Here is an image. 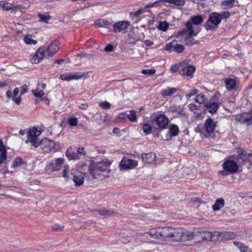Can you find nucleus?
I'll return each mask as SVG.
<instances>
[{
  "label": "nucleus",
  "mask_w": 252,
  "mask_h": 252,
  "mask_svg": "<svg viewBox=\"0 0 252 252\" xmlns=\"http://www.w3.org/2000/svg\"><path fill=\"white\" fill-rule=\"evenodd\" d=\"M237 163L235 161L228 160L225 161L222 164L223 170L219 171V175L226 176L228 174H232L238 172V167L247 164H249L248 167L252 165V154H248L246 152L241 149L238 151Z\"/></svg>",
  "instance_id": "1"
},
{
  "label": "nucleus",
  "mask_w": 252,
  "mask_h": 252,
  "mask_svg": "<svg viewBox=\"0 0 252 252\" xmlns=\"http://www.w3.org/2000/svg\"><path fill=\"white\" fill-rule=\"evenodd\" d=\"M229 16V12L226 11H222L220 13H211L204 25V27L207 31H215L218 28L223 19H227Z\"/></svg>",
  "instance_id": "2"
},
{
  "label": "nucleus",
  "mask_w": 252,
  "mask_h": 252,
  "mask_svg": "<svg viewBox=\"0 0 252 252\" xmlns=\"http://www.w3.org/2000/svg\"><path fill=\"white\" fill-rule=\"evenodd\" d=\"M192 240V234L190 231H187L182 228L172 227L171 241L186 242Z\"/></svg>",
  "instance_id": "3"
},
{
  "label": "nucleus",
  "mask_w": 252,
  "mask_h": 252,
  "mask_svg": "<svg viewBox=\"0 0 252 252\" xmlns=\"http://www.w3.org/2000/svg\"><path fill=\"white\" fill-rule=\"evenodd\" d=\"M186 28L187 30L184 29L180 33L181 35H186L185 39L186 44L188 46H191L197 44L198 41L195 40V39L192 38V36L196 35L198 32L193 30V26H192L189 23H186Z\"/></svg>",
  "instance_id": "4"
},
{
  "label": "nucleus",
  "mask_w": 252,
  "mask_h": 252,
  "mask_svg": "<svg viewBox=\"0 0 252 252\" xmlns=\"http://www.w3.org/2000/svg\"><path fill=\"white\" fill-rule=\"evenodd\" d=\"M216 233L217 231L210 232L203 230H197L194 232H191V234H192V240L194 239V238H195L196 237H201V240H199L198 243H200L203 241H218L217 235Z\"/></svg>",
  "instance_id": "5"
},
{
  "label": "nucleus",
  "mask_w": 252,
  "mask_h": 252,
  "mask_svg": "<svg viewBox=\"0 0 252 252\" xmlns=\"http://www.w3.org/2000/svg\"><path fill=\"white\" fill-rule=\"evenodd\" d=\"M27 137L28 139L25 141L28 143L30 141L32 145L34 147L37 148L38 147V136L41 134V132L39 131L36 128L33 127L29 129L27 132Z\"/></svg>",
  "instance_id": "6"
},
{
  "label": "nucleus",
  "mask_w": 252,
  "mask_h": 252,
  "mask_svg": "<svg viewBox=\"0 0 252 252\" xmlns=\"http://www.w3.org/2000/svg\"><path fill=\"white\" fill-rule=\"evenodd\" d=\"M38 146L45 152H49L53 149H57L59 147V143H56L53 140H51L48 138H44L38 142Z\"/></svg>",
  "instance_id": "7"
},
{
  "label": "nucleus",
  "mask_w": 252,
  "mask_h": 252,
  "mask_svg": "<svg viewBox=\"0 0 252 252\" xmlns=\"http://www.w3.org/2000/svg\"><path fill=\"white\" fill-rule=\"evenodd\" d=\"M218 241H222L234 239L237 236V233L232 231H217V233Z\"/></svg>",
  "instance_id": "8"
},
{
  "label": "nucleus",
  "mask_w": 252,
  "mask_h": 252,
  "mask_svg": "<svg viewBox=\"0 0 252 252\" xmlns=\"http://www.w3.org/2000/svg\"><path fill=\"white\" fill-rule=\"evenodd\" d=\"M64 163V159L60 158L55 159L54 162H51L46 166V170L50 172L60 170L62 165Z\"/></svg>",
  "instance_id": "9"
},
{
  "label": "nucleus",
  "mask_w": 252,
  "mask_h": 252,
  "mask_svg": "<svg viewBox=\"0 0 252 252\" xmlns=\"http://www.w3.org/2000/svg\"><path fill=\"white\" fill-rule=\"evenodd\" d=\"M236 121L242 124H250L252 123V113H246L237 115Z\"/></svg>",
  "instance_id": "10"
},
{
  "label": "nucleus",
  "mask_w": 252,
  "mask_h": 252,
  "mask_svg": "<svg viewBox=\"0 0 252 252\" xmlns=\"http://www.w3.org/2000/svg\"><path fill=\"white\" fill-rule=\"evenodd\" d=\"M154 122L159 127L164 129L169 123V119L165 115L159 114L155 117Z\"/></svg>",
  "instance_id": "11"
},
{
  "label": "nucleus",
  "mask_w": 252,
  "mask_h": 252,
  "mask_svg": "<svg viewBox=\"0 0 252 252\" xmlns=\"http://www.w3.org/2000/svg\"><path fill=\"white\" fill-rule=\"evenodd\" d=\"M172 227H165L157 232V234L160 236L161 238L165 241H171Z\"/></svg>",
  "instance_id": "12"
},
{
  "label": "nucleus",
  "mask_w": 252,
  "mask_h": 252,
  "mask_svg": "<svg viewBox=\"0 0 252 252\" xmlns=\"http://www.w3.org/2000/svg\"><path fill=\"white\" fill-rule=\"evenodd\" d=\"M111 164V162L107 160L106 161H101L94 164H92V165L95 166L96 171L109 172L110 171L109 167Z\"/></svg>",
  "instance_id": "13"
},
{
  "label": "nucleus",
  "mask_w": 252,
  "mask_h": 252,
  "mask_svg": "<svg viewBox=\"0 0 252 252\" xmlns=\"http://www.w3.org/2000/svg\"><path fill=\"white\" fill-rule=\"evenodd\" d=\"M138 165L136 160L131 159L124 158L120 162V166L124 169H132Z\"/></svg>",
  "instance_id": "14"
},
{
  "label": "nucleus",
  "mask_w": 252,
  "mask_h": 252,
  "mask_svg": "<svg viewBox=\"0 0 252 252\" xmlns=\"http://www.w3.org/2000/svg\"><path fill=\"white\" fill-rule=\"evenodd\" d=\"M205 129L206 133L210 135L212 133L217 127V123L212 118H208L205 123Z\"/></svg>",
  "instance_id": "15"
},
{
  "label": "nucleus",
  "mask_w": 252,
  "mask_h": 252,
  "mask_svg": "<svg viewBox=\"0 0 252 252\" xmlns=\"http://www.w3.org/2000/svg\"><path fill=\"white\" fill-rule=\"evenodd\" d=\"M129 25L130 23L127 21L117 22L113 25L114 31L115 32H120L126 30Z\"/></svg>",
  "instance_id": "16"
},
{
  "label": "nucleus",
  "mask_w": 252,
  "mask_h": 252,
  "mask_svg": "<svg viewBox=\"0 0 252 252\" xmlns=\"http://www.w3.org/2000/svg\"><path fill=\"white\" fill-rule=\"evenodd\" d=\"M45 49L39 48L35 52L34 55L31 59V62L33 63H37L42 60L44 56Z\"/></svg>",
  "instance_id": "17"
},
{
  "label": "nucleus",
  "mask_w": 252,
  "mask_h": 252,
  "mask_svg": "<svg viewBox=\"0 0 252 252\" xmlns=\"http://www.w3.org/2000/svg\"><path fill=\"white\" fill-rule=\"evenodd\" d=\"M75 147L70 146L66 151L65 155L68 160H76L80 158V156L75 152Z\"/></svg>",
  "instance_id": "18"
},
{
  "label": "nucleus",
  "mask_w": 252,
  "mask_h": 252,
  "mask_svg": "<svg viewBox=\"0 0 252 252\" xmlns=\"http://www.w3.org/2000/svg\"><path fill=\"white\" fill-rule=\"evenodd\" d=\"M59 49V42L55 40L50 44L47 48L48 54L49 56H54Z\"/></svg>",
  "instance_id": "19"
},
{
  "label": "nucleus",
  "mask_w": 252,
  "mask_h": 252,
  "mask_svg": "<svg viewBox=\"0 0 252 252\" xmlns=\"http://www.w3.org/2000/svg\"><path fill=\"white\" fill-rule=\"evenodd\" d=\"M142 160L145 163L151 164L156 159V156L154 153L143 154L141 155Z\"/></svg>",
  "instance_id": "20"
},
{
  "label": "nucleus",
  "mask_w": 252,
  "mask_h": 252,
  "mask_svg": "<svg viewBox=\"0 0 252 252\" xmlns=\"http://www.w3.org/2000/svg\"><path fill=\"white\" fill-rule=\"evenodd\" d=\"M203 18L201 15L193 16L190 17V20L187 22L189 23L192 26V24L199 25L203 22Z\"/></svg>",
  "instance_id": "21"
},
{
  "label": "nucleus",
  "mask_w": 252,
  "mask_h": 252,
  "mask_svg": "<svg viewBox=\"0 0 252 252\" xmlns=\"http://www.w3.org/2000/svg\"><path fill=\"white\" fill-rule=\"evenodd\" d=\"M205 106L211 113H216L219 108V104L216 102H208L205 104Z\"/></svg>",
  "instance_id": "22"
},
{
  "label": "nucleus",
  "mask_w": 252,
  "mask_h": 252,
  "mask_svg": "<svg viewBox=\"0 0 252 252\" xmlns=\"http://www.w3.org/2000/svg\"><path fill=\"white\" fill-rule=\"evenodd\" d=\"M84 174L79 173L73 176V182L76 186H80L84 183Z\"/></svg>",
  "instance_id": "23"
},
{
  "label": "nucleus",
  "mask_w": 252,
  "mask_h": 252,
  "mask_svg": "<svg viewBox=\"0 0 252 252\" xmlns=\"http://www.w3.org/2000/svg\"><path fill=\"white\" fill-rule=\"evenodd\" d=\"M95 212H98L99 215L105 217L114 216L117 214L115 211L112 209H99L98 210L95 211Z\"/></svg>",
  "instance_id": "24"
},
{
  "label": "nucleus",
  "mask_w": 252,
  "mask_h": 252,
  "mask_svg": "<svg viewBox=\"0 0 252 252\" xmlns=\"http://www.w3.org/2000/svg\"><path fill=\"white\" fill-rule=\"evenodd\" d=\"M195 70V67L192 65H189L184 67L182 70V75L186 76H191Z\"/></svg>",
  "instance_id": "25"
},
{
  "label": "nucleus",
  "mask_w": 252,
  "mask_h": 252,
  "mask_svg": "<svg viewBox=\"0 0 252 252\" xmlns=\"http://www.w3.org/2000/svg\"><path fill=\"white\" fill-rule=\"evenodd\" d=\"M94 24L95 26H98L99 27H104L106 28H109L111 25V23L109 21L104 19L95 20Z\"/></svg>",
  "instance_id": "26"
},
{
  "label": "nucleus",
  "mask_w": 252,
  "mask_h": 252,
  "mask_svg": "<svg viewBox=\"0 0 252 252\" xmlns=\"http://www.w3.org/2000/svg\"><path fill=\"white\" fill-rule=\"evenodd\" d=\"M95 169V166L92 164L90 165L88 168L89 171L93 178H99L100 177L101 172L96 171Z\"/></svg>",
  "instance_id": "27"
},
{
  "label": "nucleus",
  "mask_w": 252,
  "mask_h": 252,
  "mask_svg": "<svg viewBox=\"0 0 252 252\" xmlns=\"http://www.w3.org/2000/svg\"><path fill=\"white\" fill-rule=\"evenodd\" d=\"M224 205V200L223 198H219L216 200L215 204L212 206L214 211H218L222 208Z\"/></svg>",
  "instance_id": "28"
},
{
  "label": "nucleus",
  "mask_w": 252,
  "mask_h": 252,
  "mask_svg": "<svg viewBox=\"0 0 252 252\" xmlns=\"http://www.w3.org/2000/svg\"><path fill=\"white\" fill-rule=\"evenodd\" d=\"M177 91V89L175 88H168L163 89L161 92V94L164 97L170 96L175 94Z\"/></svg>",
  "instance_id": "29"
},
{
  "label": "nucleus",
  "mask_w": 252,
  "mask_h": 252,
  "mask_svg": "<svg viewBox=\"0 0 252 252\" xmlns=\"http://www.w3.org/2000/svg\"><path fill=\"white\" fill-rule=\"evenodd\" d=\"M226 89L228 91H231L235 89L236 86V81L231 78L227 79L225 81Z\"/></svg>",
  "instance_id": "30"
},
{
  "label": "nucleus",
  "mask_w": 252,
  "mask_h": 252,
  "mask_svg": "<svg viewBox=\"0 0 252 252\" xmlns=\"http://www.w3.org/2000/svg\"><path fill=\"white\" fill-rule=\"evenodd\" d=\"M179 132V127L177 125H171L169 133L171 136H176L178 135Z\"/></svg>",
  "instance_id": "31"
},
{
  "label": "nucleus",
  "mask_w": 252,
  "mask_h": 252,
  "mask_svg": "<svg viewBox=\"0 0 252 252\" xmlns=\"http://www.w3.org/2000/svg\"><path fill=\"white\" fill-rule=\"evenodd\" d=\"M163 2H167L177 6H183L185 1L184 0H161Z\"/></svg>",
  "instance_id": "32"
},
{
  "label": "nucleus",
  "mask_w": 252,
  "mask_h": 252,
  "mask_svg": "<svg viewBox=\"0 0 252 252\" xmlns=\"http://www.w3.org/2000/svg\"><path fill=\"white\" fill-rule=\"evenodd\" d=\"M0 6L2 8L3 10L5 11H9L12 9V4L4 1H0Z\"/></svg>",
  "instance_id": "33"
},
{
  "label": "nucleus",
  "mask_w": 252,
  "mask_h": 252,
  "mask_svg": "<svg viewBox=\"0 0 252 252\" xmlns=\"http://www.w3.org/2000/svg\"><path fill=\"white\" fill-rule=\"evenodd\" d=\"M235 0H225L221 1V5L226 6L225 9H230L234 6Z\"/></svg>",
  "instance_id": "34"
},
{
  "label": "nucleus",
  "mask_w": 252,
  "mask_h": 252,
  "mask_svg": "<svg viewBox=\"0 0 252 252\" xmlns=\"http://www.w3.org/2000/svg\"><path fill=\"white\" fill-rule=\"evenodd\" d=\"M23 163V161L20 157H17L13 161L11 167L12 168H16Z\"/></svg>",
  "instance_id": "35"
},
{
  "label": "nucleus",
  "mask_w": 252,
  "mask_h": 252,
  "mask_svg": "<svg viewBox=\"0 0 252 252\" xmlns=\"http://www.w3.org/2000/svg\"><path fill=\"white\" fill-rule=\"evenodd\" d=\"M127 119L131 122L137 121V116L136 112L134 110H131L129 114H127Z\"/></svg>",
  "instance_id": "36"
},
{
  "label": "nucleus",
  "mask_w": 252,
  "mask_h": 252,
  "mask_svg": "<svg viewBox=\"0 0 252 252\" xmlns=\"http://www.w3.org/2000/svg\"><path fill=\"white\" fill-rule=\"evenodd\" d=\"M169 28V24L166 21L160 22L158 26V29L163 32H166Z\"/></svg>",
  "instance_id": "37"
},
{
  "label": "nucleus",
  "mask_w": 252,
  "mask_h": 252,
  "mask_svg": "<svg viewBox=\"0 0 252 252\" xmlns=\"http://www.w3.org/2000/svg\"><path fill=\"white\" fill-rule=\"evenodd\" d=\"M144 9L140 8L136 12H130L129 13V16L132 19H133L135 17L138 18L141 14L144 12Z\"/></svg>",
  "instance_id": "38"
},
{
  "label": "nucleus",
  "mask_w": 252,
  "mask_h": 252,
  "mask_svg": "<svg viewBox=\"0 0 252 252\" xmlns=\"http://www.w3.org/2000/svg\"><path fill=\"white\" fill-rule=\"evenodd\" d=\"M185 48L183 45L175 43L174 45L173 51H176L178 53H182L184 51Z\"/></svg>",
  "instance_id": "39"
},
{
  "label": "nucleus",
  "mask_w": 252,
  "mask_h": 252,
  "mask_svg": "<svg viewBox=\"0 0 252 252\" xmlns=\"http://www.w3.org/2000/svg\"><path fill=\"white\" fill-rule=\"evenodd\" d=\"M68 124L71 126H77L78 125V121L77 118L74 117H71L68 119Z\"/></svg>",
  "instance_id": "40"
},
{
  "label": "nucleus",
  "mask_w": 252,
  "mask_h": 252,
  "mask_svg": "<svg viewBox=\"0 0 252 252\" xmlns=\"http://www.w3.org/2000/svg\"><path fill=\"white\" fill-rule=\"evenodd\" d=\"M143 130L146 134H149L152 132V126L148 124H144L143 125Z\"/></svg>",
  "instance_id": "41"
},
{
  "label": "nucleus",
  "mask_w": 252,
  "mask_h": 252,
  "mask_svg": "<svg viewBox=\"0 0 252 252\" xmlns=\"http://www.w3.org/2000/svg\"><path fill=\"white\" fill-rule=\"evenodd\" d=\"M24 41L28 45H34L37 43V41L32 39L30 35H27L25 37Z\"/></svg>",
  "instance_id": "42"
},
{
  "label": "nucleus",
  "mask_w": 252,
  "mask_h": 252,
  "mask_svg": "<svg viewBox=\"0 0 252 252\" xmlns=\"http://www.w3.org/2000/svg\"><path fill=\"white\" fill-rule=\"evenodd\" d=\"M206 99V97L204 94H200L196 96L195 98V101L196 102L201 104L203 103Z\"/></svg>",
  "instance_id": "43"
},
{
  "label": "nucleus",
  "mask_w": 252,
  "mask_h": 252,
  "mask_svg": "<svg viewBox=\"0 0 252 252\" xmlns=\"http://www.w3.org/2000/svg\"><path fill=\"white\" fill-rule=\"evenodd\" d=\"M38 17L40 18L41 22L48 23V20L51 18V16L45 15L42 14H38Z\"/></svg>",
  "instance_id": "44"
},
{
  "label": "nucleus",
  "mask_w": 252,
  "mask_h": 252,
  "mask_svg": "<svg viewBox=\"0 0 252 252\" xmlns=\"http://www.w3.org/2000/svg\"><path fill=\"white\" fill-rule=\"evenodd\" d=\"M60 78L63 81H70L72 80L71 74L66 73L60 75Z\"/></svg>",
  "instance_id": "45"
},
{
  "label": "nucleus",
  "mask_w": 252,
  "mask_h": 252,
  "mask_svg": "<svg viewBox=\"0 0 252 252\" xmlns=\"http://www.w3.org/2000/svg\"><path fill=\"white\" fill-rule=\"evenodd\" d=\"M32 92L33 95L36 97H41L44 95V93L43 91L38 89L33 90Z\"/></svg>",
  "instance_id": "46"
},
{
  "label": "nucleus",
  "mask_w": 252,
  "mask_h": 252,
  "mask_svg": "<svg viewBox=\"0 0 252 252\" xmlns=\"http://www.w3.org/2000/svg\"><path fill=\"white\" fill-rule=\"evenodd\" d=\"M84 75V73H82L81 72H76L74 74H71L72 80H78L81 79Z\"/></svg>",
  "instance_id": "47"
},
{
  "label": "nucleus",
  "mask_w": 252,
  "mask_h": 252,
  "mask_svg": "<svg viewBox=\"0 0 252 252\" xmlns=\"http://www.w3.org/2000/svg\"><path fill=\"white\" fill-rule=\"evenodd\" d=\"M141 73L144 75H152L156 73V70L154 69H143L141 71Z\"/></svg>",
  "instance_id": "48"
},
{
  "label": "nucleus",
  "mask_w": 252,
  "mask_h": 252,
  "mask_svg": "<svg viewBox=\"0 0 252 252\" xmlns=\"http://www.w3.org/2000/svg\"><path fill=\"white\" fill-rule=\"evenodd\" d=\"M52 228L53 230L59 231L62 230L64 228V226L58 223H54Z\"/></svg>",
  "instance_id": "49"
},
{
  "label": "nucleus",
  "mask_w": 252,
  "mask_h": 252,
  "mask_svg": "<svg viewBox=\"0 0 252 252\" xmlns=\"http://www.w3.org/2000/svg\"><path fill=\"white\" fill-rule=\"evenodd\" d=\"M174 43L170 42L168 44H166L165 47L163 48V49L168 51H171L172 50L174 49Z\"/></svg>",
  "instance_id": "50"
},
{
  "label": "nucleus",
  "mask_w": 252,
  "mask_h": 252,
  "mask_svg": "<svg viewBox=\"0 0 252 252\" xmlns=\"http://www.w3.org/2000/svg\"><path fill=\"white\" fill-rule=\"evenodd\" d=\"M161 0H158L154 2H149V3H147L144 6V9H148V8H151V7L155 6L156 4H157L159 2H163V1H161Z\"/></svg>",
  "instance_id": "51"
},
{
  "label": "nucleus",
  "mask_w": 252,
  "mask_h": 252,
  "mask_svg": "<svg viewBox=\"0 0 252 252\" xmlns=\"http://www.w3.org/2000/svg\"><path fill=\"white\" fill-rule=\"evenodd\" d=\"M198 93V90L194 89L192 90L190 93L186 95V97L187 99L190 98L193 95H195Z\"/></svg>",
  "instance_id": "52"
},
{
  "label": "nucleus",
  "mask_w": 252,
  "mask_h": 252,
  "mask_svg": "<svg viewBox=\"0 0 252 252\" xmlns=\"http://www.w3.org/2000/svg\"><path fill=\"white\" fill-rule=\"evenodd\" d=\"M99 106L102 107L103 109H109L110 106L111 104L110 103H109L107 101H104L103 102H101L99 104Z\"/></svg>",
  "instance_id": "53"
},
{
  "label": "nucleus",
  "mask_w": 252,
  "mask_h": 252,
  "mask_svg": "<svg viewBox=\"0 0 252 252\" xmlns=\"http://www.w3.org/2000/svg\"><path fill=\"white\" fill-rule=\"evenodd\" d=\"M69 166L68 165H65L64 166V169L63 170V176L64 177V178H68V177L67 175V173L68 172V171H69Z\"/></svg>",
  "instance_id": "54"
},
{
  "label": "nucleus",
  "mask_w": 252,
  "mask_h": 252,
  "mask_svg": "<svg viewBox=\"0 0 252 252\" xmlns=\"http://www.w3.org/2000/svg\"><path fill=\"white\" fill-rule=\"evenodd\" d=\"M77 153L78 154L79 156H84L86 154L85 149L83 147H78L77 149Z\"/></svg>",
  "instance_id": "55"
},
{
  "label": "nucleus",
  "mask_w": 252,
  "mask_h": 252,
  "mask_svg": "<svg viewBox=\"0 0 252 252\" xmlns=\"http://www.w3.org/2000/svg\"><path fill=\"white\" fill-rule=\"evenodd\" d=\"M28 89H29V87L27 85H26V84L23 85L22 86V87H21L20 94L22 95L24 94H25V93H26L28 91Z\"/></svg>",
  "instance_id": "56"
},
{
  "label": "nucleus",
  "mask_w": 252,
  "mask_h": 252,
  "mask_svg": "<svg viewBox=\"0 0 252 252\" xmlns=\"http://www.w3.org/2000/svg\"><path fill=\"white\" fill-rule=\"evenodd\" d=\"M114 50V47L111 44H108L104 48V51L106 52H112Z\"/></svg>",
  "instance_id": "57"
},
{
  "label": "nucleus",
  "mask_w": 252,
  "mask_h": 252,
  "mask_svg": "<svg viewBox=\"0 0 252 252\" xmlns=\"http://www.w3.org/2000/svg\"><path fill=\"white\" fill-rule=\"evenodd\" d=\"M118 118L121 120H125L127 118V114L126 112L120 113L118 116Z\"/></svg>",
  "instance_id": "58"
},
{
  "label": "nucleus",
  "mask_w": 252,
  "mask_h": 252,
  "mask_svg": "<svg viewBox=\"0 0 252 252\" xmlns=\"http://www.w3.org/2000/svg\"><path fill=\"white\" fill-rule=\"evenodd\" d=\"M178 69V67L177 65L176 64H174L171 66V67L170 69V70L172 72L174 73V72H176Z\"/></svg>",
  "instance_id": "59"
},
{
  "label": "nucleus",
  "mask_w": 252,
  "mask_h": 252,
  "mask_svg": "<svg viewBox=\"0 0 252 252\" xmlns=\"http://www.w3.org/2000/svg\"><path fill=\"white\" fill-rule=\"evenodd\" d=\"M12 100L15 102V103L17 104V105H19L20 102H21V97H12Z\"/></svg>",
  "instance_id": "60"
},
{
  "label": "nucleus",
  "mask_w": 252,
  "mask_h": 252,
  "mask_svg": "<svg viewBox=\"0 0 252 252\" xmlns=\"http://www.w3.org/2000/svg\"><path fill=\"white\" fill-rule=\"evenodd\" d=\"M88 105L87 103H82L79 105V108L86 110L88 108Z\"/></svg>",
  "instance_id": "61"
},
{
  "label": "nucleus",
  "mask_w": 252,
  "mask_h": 252,
  "mask_svg": "<svg viewBox=\"0 0 252 252\" xmlns=\"http://www.w3.org/2000/svg\"><path fill=\"white\" fill-rule=\"evenodd\" d=\"M19 92V89L18 88H15L14 90L13 94L12 97H16L17 95V94H18Z\"/></svg>",
  "instance_id": "62"
},
{
  "label": "nucleus",
  "mask_w": 252,
  "mask_h": 252,
  "mask_svg": "<svg viewBox=\"0 0 252 252\" xmlns=\"http://www.w3.org/2000/svg\"><path fill=\"white\" fill-rule=\"evenodd\" d=\"M144 43L148 46H152L154 44V42L149 40H146L144 41Z\"/></svg>",
  "instance_id": "63"
},
{
  "label": "nucleus",
  "mask_w": 252,
  "mask_h": 252,
  "mask_svg": "<svg viewBox=\"0 0 252 252\" xmlns=\"http://www.w3.org/2000/svg\"><path fill=\"white\" fill-rule=\"evenodd\" d=\"M94 5L92 4V3H87V4H85L84 5V6L81 8V9L83 10V9H86V8H88L89 7H90V6H93Z\"/></svg>",
  "instance_id": "64"
}]
</instances>
